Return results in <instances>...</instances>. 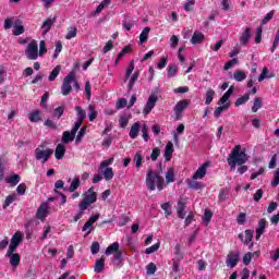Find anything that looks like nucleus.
<instances>
[{
	"instance_id": "nucleus-55",
	"label": "nucleus",
	"mask_w": 279,
	"mask_h": 279,
	"mask_svg": "<svg viewBox=\"0 0 279 279\" xmlns=\"http://www.w3.org/2000/svg\"><path fill=\"white\" fill-rule=\"evenodd\" d=\"M245 219H247V215L245 213H240L236 217L239 226H245Z\"/></svg>"
},
{
	"instance_id": "nucleus-38",
	"label": "nucleus",
	"mask_w": 279,
	"mask_h": 279,
	"mask_svg": "<svg viewBox=\"0 0 279 279\" xmlns=\"http://www.w3.org/2000/svg\"><path fill=\"white\" fill-rule=\"evenodd\" d=\"M64 114V106H59L53 110V117L57 120H60Z\"/></svg>"
},
{
	"instance_id": "nucleus-2",
	"label": "nucleus",
	"mask_w": 279,
	"mask_h": 279,
	"mask_svg": "<svg viewBox=\"0 0 279 279\" xmlns=\"http://www.w3.org/2000/svg\"><path fill=\"white\" fill-rule=\"evenodd\" d=\"M248 158L250 157L246 155L245 150H241V145H236L229 154L227 162L231 171H234L238 165V173H240V175H243V173H247L248 168L247 166H245V162H247Z\"/></svg>"
},
{
	"instance_id": "nucleus-37",
	"label": "nucleus",
	"mask_w": 279,
	"mask_h": 279,
	"mask_svg": "<svg viewBox=\"0 0 279 279\" xmlns=\"http://www.w3.org/2000/svg\"><path fill=\"white\" fill-rule=\"evenodd\" d=\"M187 184H189V187L193 189L194 191H199V190L204 189V183L197 182L194 179L192 181H190Z\"/></svg>"
},
{
	"instance_id": "nucleus-35",
	"label": "nucleus",
	"mask_w": 279,
	"mask_h": 279,
	"mask_svg": "<svg viewBox=\"0 0 279 279\" xmlns=\"http://www.w3.org/2000/svg\"><path fill=\"white\" fill-rule=\"evenodd\" d=\"M102 175L106 182H110V180L114 178V171L112 170V168H106L105 171L102 172Z\"/></svg>"
},
{
	"instance_id": "nucleus-10",
	"label": "nucleus",
	"mask_w": 279,
	"mask_h": 279,
	"mask_svg": "<svg viewBox=\"0 0 279 279\" xmlns=\"http://www.w3.org/2000/svg\"><path fill=\"white\" fill-rule=\"evenodd\" d=\"M49 215V205L47 203H41L36 211V218L40 221L47 219Z\"/></svg>"
},
{
	"instance_id": "nucleus-1",
	"label": "nucleus",
	"mask_w": 279,
	"mask_h": 279,
	"mask_svg": "<svg viewBox=\"0 0 279 279\" xmlns=\"http://www.w3.org/2000/svg\"><path fill=\"white\" fill-rule=\"evenodd\" d=\"M173 182H175V170L173 167L168 168L166 182L158 171L149 169L146 175V186L149 191H156V186L158 191H162L167 184H173Z\"/></svg>"
},
{
	"instance_id": "nucleus-14",
	"label": "nucleus",
	"mask_w": 279,
	"mask_h": 279,
	"mask_svg": "<svg viewBox=\"0 0 279 279\" xmlns=\"http://www.w3.org/2000/svg\"><path fill=\"white\" fill-rule=\"evenodd\" d=\"M265 228H267V219L262 218L258 221V228L256 229L255 241H258L263 234H265Z\"/></svg>"
},
{
	"instance_id": "nucleus-61",
	"label": "nucleus",
	"mask_w": 279,
	"mask_h": 279,
	"mask_svg": "<svg viewBox=\"0 0 279 279\" xmlns=\"http://www.w3.org/2000/svg\"><path fill=\"white\" fill-rule=\"evenodd\" d=\"M27 191V184L25 183H21L17 187H16V193L17 195H25V192Z\"/></svg>"
},
{
	"instance_id": "nucleus-34",
	"label": "nucleus",
	"mask_w": 279,
	"mask_h": 279,
	"mask_svg": "<svg viewBox=\"0 0 279 279\" xmlns=\"http://www.w3.org/2000/svg\"><path fill=\"white\" fill-rule=\"evenodd\" d=\"M263 108V99L260 97H255L253 107H252V112H258Z\"/></svg>"
},
{
	"instance_id": "nucleus-33",
	"label": "nucleus",
	"mask_w": 279,
	"mask_h": 279,
	"mask_svg": "<svg viewBox=\"0 0 279 279\" xmlns=\"http://www.w3.org/2000/svg\"><path fill=\"white\" fill-rule=\"evenodd\" d=\"M28 119L32 123H38V121H40V111L34 110L28 114Z\"/></svg>"
},
{
	"instance_id": "nucleus-60",
	"label": "nucleus",
	"mask_w": 279,
	"mask_h": 279,
	"mask_svg": "<svg viewBox=\"0 0 279 279\" xmlns=\"http://www.w3.org/2000/svg\"><path fill=\"white\" fill-rule=\"evenodd\" d=\"M89 205H90V203L88 201H86L85 198H83L78 205L81 213H84V210H87Z\"/></svg>"
},
{
	"instance_id": "nucleus-32",
	"label": "nucleus",
	"mask_w": 279,
	"mask_h": 279,
	"mask_svg": "<svg viewBox=\"0 0 279 279\" xmlns=\"http://www.w3.org/2000/svg\"><path fill=\"white\" fill-rule=\"evenodd\" d=\"M250 101V94H244L242 97L238 98L234 102V106L239 108V106H243Z\"/></svg>"
},
{
	"instance_id": "nucleus-30",
	"label": "nucleus",
	"mask_w": 279,
	"mask_h": 279,
	"mask_svg": "<svg viewBox=\"0 0 279 279\" xmlns=\"http://www.w3.org/2000/svg\"><path fill=\"white\" fill-rule=\"evenodd\" d=\"M7 182H8V184H10V186H16V184H19V182H21V175L13 174V175L7 178Z\"/></svg>"
},
{
	"instance_id": "nucleus-59",
	"label": "nucleus",
	"mask_w": 279,
	"mask_h": 279,
	"mask_svg": "<svg viewBox=\"0 0 279 279\" xmlns=\"http://www.w3.org/2000/svg\"><path fill=\"white\" fill-rule=\"evenodd\" d=\"M134 73V61H131L125 73V80H130V76Z\"/></svg>"
},
{
	"instance_id": "nucleus-25",
	"label": "nucleus",
	"mask_w": 279,
	"mask_h": 279,
	"mask_svg": "<svg viewBox=\"0 0 279 279\" xmlns=\"http://www.w3.org/2000/svg\"><path fill=\"white\" fill-rule=\"evenodd\" d=\"M151 32L150 27H145L142 33L140 34V43L144 45V43H147L149 40V33Z\"/></svg>"
},
{
	"instance_id": "nucleus-7",
	"label": "nucleus",
	"mask_w": 279,
	"mask_h": 279,
	"mask_svg": "<svg viewBox=\"0 0 279 279\" xmlns=\"http://www.w3.org/2000/svg\"><path fill=\"white\" fill-rule=\"evenodd\" d=\"M241 258V253L239 251H231L227 255L226 265L230 267V269H234L239 265V260Z\"/></svg>"
},
{
	"instance_id": "nucleus-50",
	"label": "nucleus",
	"mask_w": 279,
	"mask_h": 279,
	"mask_svg": "<svg viewBox=\"0 0 279 279\" xmlns=\"http://www.w3.org/2000/svg\"><path fill=\"white\" fill-rule=\"evenodd\" d=\"M158 250H160V242H157L156 244L146 248L145 254H154V252H158Z\"/></svg>"
},
{
	"instance_id": "nucleus-41",
	"label": "nucleus",
	"mask_w": 279,
	"mask_h": 279,
	"mask_svg": "<svg viewBox=\"0 0 279 279\" xmlns=\"http://www.w3.org/2000/svg\"><path fill=\"white\" fill-rule=\"evenodd\" d=\"M133 162H135V167L137 169H141V165H143V155H141V153H136L133 158Z\"/></svg>"
},
{
	"instance_id": "nucleus-11",
	"label": "nucleus",
	"mask_w": 279,
	"mask_h": 279,
	"mask_svg": "<svg viewBox=\"0 0 279 279\" xmlns=\"http://www.w3.org/2000/svg\"><path fill=\"white\" fill-rule=\"evenodd\" d=\"M76 111V122L74 123L75 128H82V123H84V119H86V111L82 109L81 106L75 107Z\"/></svg>"
},
{
	"instance_id": "nucleus-26",
	"label": "nucleus",
	"mask_w": 279,
	"mask_h": 279,
	"mask_svg": "<svg viewBox=\"0 0 279 279\" xmlns=\"http://www.w3.org/2000/svg\"><path fill=\"white\" fill-rule=\"evenodd\" d=\"M215 99V89L208 88L205 94V106H210Z\"/></svg>"
},
{
	"instance_id": "nucleus-57",
	"label": "nucleus",
	"mask_w": 279,
	"mask_h": 279,
	"mask_svg": "<svg viewBox=\"0 0 279 279\" xmlns=\"http://www.w3.org/2000/svg\"><path fill=\"white\" fill-rule=\"evenodd\" d=\"M278 43H279V28L277 29V34L275 36V40L272 43V47L270 48L271 53H276V49L278 47Z\"/></svg>"
},
{
	"instance_id": "nucleus-4",
	"label": "nucleus",
	"mask_w": 279,
	"mask_h": 279,
	"mask_svg": "<svg viewBox=\"0 0 279 279\" xmlns=\"http://www.w3.org/2000/svg\"><path fill=\"white\" fill-rule=\"evenodd\" d=\"M75 81V72H70L69 75H66L63 80V83L61 85V93L64 97L66 95H71V90H73V86H71V83Z\"/></svg>"
},
{
	"instance_id": "nucleus-56",
	"label": "nucleus",
	"mask_w": 279,
	"mask_h": 279,
	"mask_svg": "<svg viewBox=\"0 0 279 279\" xmlns=\"http://www.w3.org/2000/svg\"><path fill=\"white\" fill-rule=\"evenodd\" d=\"M274 14H275V11H270L268 12L264 19L262 20V25H267V23H269V21H271V19H274Z\"/></svg>"
},
{
	"instance_id": "nucleus-15",
	"label": "nucleus",
	"mask_w": 279,
	"mask_h": 279,
	"mask_svg": "<svg viewBox=\"0 0 279 279\" xmlns=\"http://www.w3.org/2000/svg\"><path fill=\"white\" fill-rule=\"evenodd\" d=\"M206 169H208V163H203L193 174L192 180H203V178H206Z\"/></svg>"
},
{
	"instance_id": "nucleus-5",
	"label": "nucleus",
	"mask_w": 279,
	"mask_h": 279,
	"mask_svg": "<svg viewBox=\"0 0 279 279\" xmlns=\"http://www.w3.org/2000/svg\"><path fill=\"white\" fill-rule=\"evenodd\" d=\"M25 56L27 58V60H38V41H36L35 39H33L26 50H25Z\"/></svg>"
},
{
	"instance_id": "nucleus-44",
	"label": "nucleus",
	"mask_w": 279,
	"mask_h": 279,
	"mask_svg": "<svg viewBox=\"0 0 279 279\" xmlns=\"http://www.w3.org/2000/svg\"><path fill=\"white\" fill-rule=\"evenodd\" d=\"M157 269H158V268L156 267V264L149 263V264L146 266L147 276H154V274H156Z\"/></svg>"
},
{
	"instance_id": "nucleus-51",
	"label": "nucleus",
	"mask_w": 279,
	"mask_h": 279,
	"mask_svg": "<svg viewBox=\"0 0 279 279\" xmlns=\"http://www.w3.org/2000/svg\"><path fill=\"white\" fill-rule=\"evenodd\" d=\"M21 34H25V26L17 25L13 28V36H21Z\"/></svg>"
},
{
	"instance_id": "nucleus-36",
	"label": "nucleus",
	"mask_w": 279,
	"mask_h": 279,
	"mask_svg": "<svg viewBox=\"0 0 279 279\" xmlns=\"http://www.w3.org/2000/svg\"><path fill=\"white\" fill-rule=\"evenodd\" d=\"M60 71H61L60 65H57V66L50 72V75H49V77H48L49 82H56V78L58 77V75H60Z\"/></svg>"
},
{
	"instance_id": "nucleus-49",
	"label": "nucleus",
	"mask_w": 279,
	"mask_h": 279,
	"mask_svg": "<svg viewBox=\"0 0 279 279\" xmlns=\"http://www.w3.org/2000/svg\"><path fill=\"white\" fill-rule=\"evenodd\" d=\"M234 64H239V59L234 58L225 63V71H230Z\"/></svg>"
},
{
	"instance_id": "nucleus-16",
	"label": "nucleus",
	"mask_w": 279,
	"mask_h": 279,
	"mask_svg": "<svg viewBox=\"0 0 279 279\" xmlns=\"http://www.w3.org/2000/svg\"><path fill=\"white\" fill-rule=\"evenodd\" d=\"M251 36H252V28L246 27L245 31L240 36V45H242V47H246V45L250 43Z\"/></svg>"
},
{
	"instance_id": "nucleus-45",
	"label": "nucleus",
	"mask_w": 279,
	"mask_h": 279,
	"mask_svg": "<svg viewBox=\"0 0 279 279\" xmlns=\"http://www.w3.org/2000/svg\"><path fill=\"white\" fill-rule=\"evenodd\" d=\"M178 75V65L170 64L168 69V77H175Z\"/></svg>"
},
{
	"instance_id": "nucleus-43",
	"label": "nucleus",
	"mask_w": 279,
	"mask_h": 279,
	"mask_svg": "<svg viewBox=\"0 0 279 279\" xmlns=\"http://www.w3.org/2000/svg\"><path fill=\"white\" fill-rule=\"evenodd\" d=\"M211 219H213V211L206 209L202 217V220L204 221V223L208 225L210 223Z\"/></svg>"
},
{
	"instance_id": "nucleus-3",
	"label": "nucleus",
	"mask_w": 279,
	"mask_h": 279,
	"mask_svg": "<svg viewBox=\"0 0 279 279\" xmlns=\"http://www.w3.org/2000/svg\"><path fill=\"white\" fill-rule=\"evenodd\" d=\"M51 156H53V149L46 148L45 144H40L35 149V159L41 160L43 165H45V162H49V158H51Z\"/></svg>"
},
{
	"instance_id": "nucleus-31",
	"label": "nucleus",
	"mask_w": 279,
	"mask_h": 279,
	"mask_svg": "<svg viewBox=\"0 0 279 279\" xmlns=\"http://www.w3.org/2000/svg\"><path fill=\"white\" fill-rule=\"evenodd\" d=\"M21 241H23V235H21L20 232L14 233L11 238V244L15 245L16 247L21 245Z\"/></svg>"
},
{
	"instance_id": "nucleus-39",
	"label": "nucleus",
	"mask_w": 279,
	"mask_h": 279,
	"mask_svg": "<svg viewBox=\"0 0 279 279\" xmlns=\"http://www.w3.org/2000/svg\"><path fill=\"white\" fill-rule=\"evenodd\" d=\"M88 112H89V121H95V119H97V109L95 108V105L88 106Z\"/></svg>"
},
{
	"instance_id": "nucleus-18",
	"label": "nucleus",
	"mask_w": 279,
	"mask_h": 279,
	"mask_svg": "<svg viewBox=\"0 0 279 279\" xmlns=\"http://www.w3.org/2000/svg\"><path fill=\"white\" fill-rule=\"evenodd\" d=\"M206 36H204V33L202 32H194L192 38H191V44L192 45H202L204 43V39Z\"/></svg>"
},
{
	"instance_id": "nucleus-13",
	"label": "nucleus",
	"mask_w": 279,
	"mask_h": 279,
	"mask_svg": "<svg viewBox=\"0 0 279 279\" xmlns=\"http://www.w3.org/2000/svg\"><path fill=\"white\" fill-rule=\"evenodd\" d=\"M5 258H9V263L13 269H16L21 265V255L19 253L5 255Z\"/></svg>"
},
{
	"instance_id": "nucleus-28",
	"label": "nucleus",
	"mask_w": 279,
	"mask_h": 279,
	"mask_svg": "<svg viewBox=\"0 0 279 279\" xmlns=\"http://www.w3.org/2000/svg\"><path fill=\"white\" fill-rule=\"evenodd\" d=\"M228 108H230V102H227L222 106H219L216 108V110L214 111V116L219 119V117H221V112H226V110H228Z\"/></svg>"
},
{
	"instance_id": "nucleus-17",
	"label": "nucleus",
	"mask_w": 279,
	"mask_h": 279,
	"mask_svg": "<svg viewBox=\"0 0 279 279\" xmlns=\"http://www.w3.org/2000/svg\"><path fill=\"white\" fill-rule=\"evenodd\" d=\"M112 3V0H102L100 4L96 8V10L92 13L90 16H99L101 12H104L105 8H108Z\"/></svg>"
},
{
	"instance_id": "nucleus-29",
	"label": "nucleus",
	"mask_w": 279,
	"mask_h": 279,
	"mask_svg": "<svg viewBox=\"0 0 279 279\" xmlns=\"http://www.w3.org/2000/svg\"><path fill=\"white\" fill-rule=\"evenodd\" d=\"M82 184V181H80V178H74L72 183L70 184L68 191L69 193H75L76 189H80V185Z\"/></svg>"
},
{
	"instance_id": "nucleus-24",
	"label": "nucleus",
	"mask_w": 279,
	"mask_h": 279,
	"mask_svg": "<svg viewBox=\"0 0 279 279\" xmlns=\"http://www.w3.org/2000/svg\"><path fill=\"white\" fill-rule=\"evenodd\" d=\"M13 202H19V195L16 194H10L7 196L2 207L5 210Z\"/></svg>"
},
{
	"instance_id": "nucleus-52",
	"label": "nucleus",
	"mask_w": 279,
	"mask_h": 279,
	"mask_svg": "<svg viewBox=\"0 0 279 279\" xmlns=\"http://www.w3.org/2000/svg\"><path fill=\"white\" fill-rule=\"evenodd\" d=\"M39 57L43 58V56H45V53H47V43H45V40H41L39 43Z\"/></svg>"
},
{
	"instance_id": "nucleus-19",
	"label": "nucleus",
	"mask_w": 279,
	"mask_h": 279,
	"mask_svg": "<svg viewBox=\"0 0 279 279\" xmlns=\"http://www.w3.org/2000/svg\"><path fill=\"white\" fill-rule=\"evenodd\" d=\"M141 132V122H135L130 130L129 136L133 141L138 138V133Z\"/></svg>"
},
{
	"instance_id": "nucleus-21",
	"label": "nucleus",
	"mask_w": 279,
	"mask_h": 279,
	"mask_svg": "<svg viewBox=\"0 0 279 279\" xmlns=\"http://www.w3.org/2000/svg\"><path fill=\"white\" fill-rule=\"evenodd\" d=\"M106 269V257L101 256V258L96 260L94 271L96 274H101Z\"/></svg>"
},
{
	"instance_id": "nucleus-62",
	"label": "nucleus",
	"mask_w": 279,
	"mask_h": 279,
	"mask_svg": "<svg viewBox=\"0 0 279 279\" xmlns=\"http://www.w3.org/2000/svg\"><path fill=\"white\" fill-rule=\"evenodd\" d=\"M158 156H160V148L155 147L150 154V158L154 162H156V160H158Z\"/></svg>"
},
{
	"instance_id": "nucleus-63",
	"label": "nucleus",
	"mask_w": 279,
	"mask_h": 279,
	"mask_svg": "<svg viewBox=\"0 0 279 279\" xmlns=\"http://www.w3.org/2000/svg\"><path fill=\"white\" fill-rule=\"evenodd\" d=\"M252 256H254V254H252L251 252L246 253L244 256H243V263L244 265H250V263H252Z\"/></svg>"
},
{
	"instance_id": "nucleus-46",
	"label": "nucleus",
	"mask_w": 279,
	"mask_h": 279,
	"mask_svg": "<svg viewBox=\"0 0 279 279\" xmlns=\"http://www.w3.org/2000/svg\"><path fill=\"white\" fill-rule=\"evenodd\" d=\"M161 208L165 211L166 217H171V215L173 214L171 211V204H169V203L161 204Z\"/></svg>"
},
{
	"instance_id": "nucleus-9",
	"label": "nucleus",
	"mask_w": 279,
	"mask_h": 279,
	"mask_svg": "<svg viewBox=\"0 0 279 279\" xmlns=\"http://www.w3.org/2000/svg\"><path fill=\"white\" fill-rule=\"evenodd\" d=\"M78 130H80V128L73 126L71 132H69V131L63 132L62 137H61V143L66 144V143H71V142L75 141V136H76Z\"/></svg>"
},
{
	"instance_id": "nucleus-47",
	"label": "nucleus",
	"mask_w": 279,
	"mask_h": 279,
	"mask_svg": "<svg viewBox=\"0 0 279 279\" xmlns=\"http://www.w3.org/2000/svg\"><path fill=\"white\" fill-rule=\"evenodd\" d=\"M142 134L144 141L147 143L149 141V126H147V124H143Z\"/></svg>"
},
{
	"instance_id": "nucleus-54",
	"label": "nucleus",
	"mask_w": 279,
	"mask_h": 279,
	"mask_svg": "<svg viewBox=\"0 0 279 279\" xmlns=\"http://www.w3.org/2000/svg\"><path fill=\"white\" fill-rule=\"evenodd\" d=\"M183 8L185 12H193V8H195V0H189Z\"/></svg>"
},
{
	"instance_id": "nucleus-12",
	"label": "nucleus",
	"mask_w": 279,
	"mask_h": 279,
	"mask_svg": "<svg viewBox=\"0 0 279 279\" xmlns=\"http://www.w3.org/2000/svg\"><path fill=\"white\" fill-rule=\"evenodd\" d=\"M243 233H239L238 239L244 244V245H250L252 243V239H254V232L250 229H246Z\"/></svg>"
},
{
	"instance_id": "nucleus-6",
	"label": "nucleus",
	"mask_w": 279,
	"mask_h": 279,
	"mask_svg": "<svg viewBox=\"0 0 279 279\" xmlns=\"http://www.w3.org/2000/svg\"><path fill=\"white\" fill-rule=\"evenodd\" d=\"M156 104H158V93L151 92L143 110L144 117H147L151 112V109L156 108Z\"/></svg>"
},
{
	"instance_id": "nucleus-20",
	"label": "nucleus",
	"mask_w": 279,
	"mask_h": 279,
	"mask_svg": "<svg viewBox=\"0 0 279 279\" xmlns=\"http://www.w3.org/2000/svg\"><path fill=\"white\" fill-rule=\"evenodd\" d=\"M88 194L85 195L84 199L89 204H95L97 202V193L95 192V187H89L87 191Z\"/></svg>"
},
{
	"instance_id": "nucleus-48",
	"label": "nucleus",
	"mask_w": 279,
	"mask_h": 279,
	"mask_svg": "<svg viewBox=\"0 0 279 279\" xmlns=\"http://www.w3.org/2000/svg\"><path fill=\"white\" fill-rule=\"evenodd\" d=\"M53 23H56V19H53V20L48 19V20L44 21L43 27H44L45 32H49V29H51V26L53 25Z\"/></svg>"
},
{
	"instance_id": "nucleus-22",
	"label": "nucleus",
	"mask_w": 279,
	"mask_h": 279,
	"mask_svg": "<svg viewBox=\"0 0 279 279\" xmlns=\"http://www.w3.org/2000/svg\"><path fill=\"white\" fill-rule=\"evenodd\" d=\"M163 156H165L166 162L171 161V158H173V143L169 142L166 145L165 155Z\"/></svg>"
},
{
	"instance_id": "nucleus-23",
	"label": "nucleus",
	"mask_w": 279,
	"mask_h": 279,
	"mask_svg": "<svg viewBox=\"0 0 279 279\" xmlns=\"http://www.w3.org/2000/svg\"><path fill=\"white\" fill-rule=\"evenodd\" d=\"M64 154H66V148L64 147V145L59 144L54 150V158L57 160H62V158H64Z\"/></svg>"
},
{
	"instance_id": "nucleus-27",
	"label": "nucleus",
	"mask_w": 279,
	"mask_h": 279,
	"mask_svg": "<svg viewBox=\"0 0 279 279\" xmlns=\"http://www.w3.org/2000/svg\"><path fill=\"white\" fill-rule=\"evenodd\" d=\"M119 250V242H113L111 245H109L106 251L105 254L106 256H110L111 254H116V252H118Z\"/></svg>"
},
{
	"instance_id": "nucleus-42",
	"label": "nucleus",
	"mask_w": 279,
	"mask_h": 279,
	"mask_svg": "<svg viewBox=\"0 0 279 279\" xmlns=\"http://www.w3.org/2000/svg\"><path fill=\"white\" fill-rule=\"evenodd\" d=\"M77 37V28L75 26L71 27L68 34L65 35L66 40H71L72 38Z\"/></svg>"
},
{
	"instance_id": "nucleus-8",
	"label": "nucleus",
	"mask_w": 279,
	"mask_h": 279,
	"mask_svg": "<svg viewBox=\"0 0 279 279\" xmlns=\"http://www.w3.org/2000/svg\"><path fill=\"white\" fill-rule=\"evenodd\" d=\"M189 106H191L190 99H183L177 102V105L174 106V114L178 121L179 119H182V112H184V110H186Z\"/></svg>"
},
{
	"instance_id": "nucleus-40",
	"label": "nucleus",
	"mask_w": 279,
	"mask_h": 279,
	"mask_svg": "<svg viewBox=\"0 0 279 279\" xmlns=\"http://www.w3.org/2000/svg\"><path fill=\"white\" fill-rule=\"evenodd\" d=\"M235 82H243L247 78V75L243 71H238L233 74Z\"/></svg>"
},
{
	"instance_id": "nucleus-58",
	"label": "nucleus",
	"mask_w": 279,
	"mask_h": 279,
	"mask_svg": "<svg viewBox=\"0 0 279 279\" xmlns=\"http://www.w3.org/2000/svg\"><path fill=\"white\" fill-rule=\"evenodd\" d=\"M264 193L265 192L263 191V189L257 190L253 195L254 202H260V199H263Z\"/></svg>"
},
{
	"instance_id": "nucleus-53",
	"label": "nucleus",
	"mask_w": 279,
	"mask_h": 279,
	"mask_svg": "<svg viewBox=\"0 0 279 279\" xmlns=\"http://www.w3.org/2000/svg\"><path fill=\"white\" fill-rule=\"evenodd\" d=\"M267 77H269V69L265 66L258 76V82H263L264 80H267Z\"/></svg>"
},
{
	"instance_id": "nucleus-64",
	"label": "nucleus",
	"mask_w": 279,
	"mask_h": 279,
	"mask_svg": "<svg viewBox=\"0 0 279 279\" xmlns=\"http://www.w3.org/2000/svg\"><path fill=\"white\" fill-rule=\"evenodd\" d=\"M279 184V170H277L274 174V180L271 181V186H278Z\"/></svg>"
}]
</instances>
